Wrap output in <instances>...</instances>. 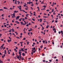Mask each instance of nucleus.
I'll list each match as a JSON object with an SVG mask.
<instances>
[{"label":"nucleus","mask_w":63,"mask_h":63,"mask_svg":"<svg viewBox=\"0 0 63 63\" xmlns=\"http://www.w3.org/2000/svg\"><path fill=\"white\" fill-rule=\"evenodd\" d=\"M15 13H14L13 14H12L11 15V16H12V18H14V17H16V16H15Z\"/></svg>","instance_id":"obj_1"},{"label":"nucleus","mask_w":63,"mask_h":63,"mask_svg":"<svg viewBox=\"0 0 63 63\" xmlns=\"http://www.w3.org/2000/svg\"><path fill=\"white\" fill-rule=\"evenodd\" d=\"M19 51L18 52V54H21V50L19 49Z\"/></svg>","instance_id":"obj_2"},{"label":"nucleus","mask_w":63,"mask_h":63,"mask_svg":"<svg viewBox=\"0 0 63 63\" xmlns=\"http://www.w3.org/2000/svg\"><path fill=\"white\" fill-rule=\"evenodd\" d=\"M20 17V16H18L16 17V20H18V18H19V17Z\"/></svg>","instance_id":"obj_3"},{"label":"nucleus","mask_w":63,"mask_h":63,"mask_svg":"<svg viewBox=\"0 0 63 63\" xmlns=\"http://www.w3.org/2000/svg\"><path fill=\"white\" fill-rule=\"evenodd\" d=\"M21 6L20 5L19 6V10H20V11H22V10H21Z\"/></svg>","instance_id":"obj_4"},{"label":"nucleus","mask_w":63,"mask_h":63,"mask_svg":"<svg viewBox=\"0 0 63 63\" xmlns=\"http://www.w3.org/2000/svg\"><path fill=\"white\" fill-rule=\"evenodd\" d=\"M11 41H12V40H11V39H10L9 40H7L8 42V43H9Z\"/></svg>","instance_id":"obj_5"},{"label":"nucleus","mask_w":63,"mask_h":63,"mask_svg":"<svg viewBox=\"0 0 63 63\" xmlns=\"http://www.w3.org/2000/svg\"><path fill=\"white\" fill-rule=\"evenodd\" d=\"M21 54H19V56H20V59H22V58H21Z\"/></svg>","instance_id":"obj_6"},{"label":"nucleus","mask_w":63,"mask_h":63,"mask_svg":"<svg viewBox=\"0 0 63 63\" xmlns=\"http://www.w3.org/2000/svg\"><path fill=\"white\" fill-rule=\"evenodd\" d=\"M4 46V44H3L1 46V47L2 48H3V46Z\"/></svg>","instance_id":"obj_7"},{"label":"nucleus","mask_w":63,"mask_h":63,"mask_svg":"<svg viewBox=\"0 0 63 63\" xmlns=\"http://www.w3.org/2000/svg\"><path fill=\"white\" fill-rule=\"evenodd\" d=\"M16 57L17 58V59H19V55H17Z\"/></svg>","instance_id":"obj_8"},{"label":"nucleus","mask_w":63,"mask_h":63,"mask_svg":"<svg viewBox=\"0 0 63 63\" xmlns=\"http://www.w3.org/2000/svg\"><path fill=\"white\" fill-rule=\"evenodd\" d=\"M32 51H33V53H35V52L36 51V50H35L34 51V50H32Z\"/></svg>","instance_id":"obj_9"},{"label":"nucleus","mask_w":63,"mask_h":63,"mask_svg":"<svg viewBox=\"0 0 63 63\" xmlns=\"http://www.w3.org/2000/svg\"><path fill=\"white\" fill-rule=\"evenodd\" d=\"M37 8L38 9V11H40V10H40V9H39V7L38 6L37 7Z\"/></svg>","instance_id":"obj_10"},{"label":"nucleus","mask_w":63,"mask_h":63,"mask_svg":"<svg viewBox=\"0 0 63 63\" xmlns=\"http://www.w3.org/2000/svg\"><path fill=\"white\" fill-rule=\"evenodd\" d=\"M30 30H28V31H29V32H30V31H32V28H30Z\"/></svg>","instance_id":"obj_11"},{"label":"nucleus","mask_w":63,"mask_h":63,"mask_svg":"<svg viewBox=\"0 0 63 63\" xmlns=\"http://www.w3.org/2000/svg\"><path fill=\"white\" fill-rule=\"evenodd\" d=\"M54 11V10H53V9H52L51 12V13H52V12H53Z\"/></svg>","instance_id":"obj_12"},{"label":"nucleus","mask_w":63,"mask_h":63,"mask_svg":"<svg viewBox=\"0 0 63 63\" xmlns=\"http://www.w3.org/2000/svg\"><path fill=\"white\" fill-rule=\"evenodd\" d=\"M32 49L33 50H35V47H34V48H32Z\"/></svg>","instance_id":"obj_13"},{"label":"nucleus","mask_w":63,"mask_h":63,"mask_svg":"<svg viewBox=\"0 0 63 63\" xmlns=\"http://www.w3.org/2000/svg\"><path fill=\"white\" fill-rule=\"evenodd\" d=\"M24 55H25V53H22V55L23 56H24Z\"/></svg>","instance_id":"obj_14"},{"label":"nucleus","mask_w":63,"mask_h":63,"mask_svg":"<svg viewBox=\"0 0 63 63\" xmlns=\"http://www.w3.org/2000/svg\"><path fill=\"white\" fill-rule=\"evenodd\" d=\"M4 51V54H6V50H5Z\"/></svg>","instance_id":"obj_15"},{"label":"nucleus","mask_w":63,"mask_h":63,"mask_svg":"<svg viewBox=\"0 0 63 63\" xmlns=\"http://www.w3.org/2000/svg\"><path fill=\"white\" fill-rule=\"evenodd\" d=\"M39 20L40 21V22H42V19H39Z\"/></svg>","instance_id":"obj_16"},{"label":"nucleus","mask_w":63,"mask_h":63,"mask_svg":"<svg viewBox=\"0 0 63 63\" xmlns=\"http://www.w3.org/2000/svg\"><path fill=\"white\" fill-rule=\"evenodd\" d=\"M9 32H11V31H12V29H10L9 30Z\"/></svg>","instance_id":"obj_17"},{"label":"nucleus","mask_w":63,"mask_h":63,"mask_svg":"<svg viewBox=\"0 0 63 63\" xmlns=\"http://www.w3.org/2000/svg\"><path fill=\"white\" fill-rule=\"evenodd\" d=\"M14 50H15L16 52H17V50L16 49H14Z\"/></svg>","instance_id":"obj_18"},{"label":"nucleus","mask_w":63,"mask_h":63,"mask_svg":"<svg viewBox=\"0 0 63 63\" xmlns=\"http://www.w3.org/2000/svg\"><path fill=\"white\" fill-rule=\"evenodd\" d=\"M42 42L44 44H45V40H43Z\"/></svg>","instance_id":"obj_19"},{"label":"nucleus","mask_w":63,"mask_h":63,"mask_svg":"<svg viewBox=\"0 0 63 63\" xmlns=\"http://www.w3.org/2000/svg\"><path fill=\"white\" fill-rule=\"evenodd\" d=\"M27 4H30V1H29V2H27Z\"/></svg>","instance_id":"obj_20"},{"label":"nucleus","mask_w":63,"mask_h":63,"mask_svg":"<svg viewBox=\"0 0 63 63\" xmlns=\"http://www.w3.org/2000/svg\"><path fill=\"white\" fill-rule=\"evenodd\" d=\"M21 51H23V48H22L21 49Z\"/></svg>","instance_id":"obj_21"},{"label":"nucleus","mask_w":63,"mask_h":63,"mask_svg":"<svg viewBox=\"0 0 63 63\" xmlns=\"http://www.w3.org/2000/svg\"><path fill=\"white\" fill-rule=\"evenodd\" d=\"M26 40V38H24L23 39H22L23 40Z\"/></svg>","instance_id":"obj_22"},{"label":"nucleus","mask_w":63,"mask_h":63,"mask_svg":"<svg viewBox=\"0 0 63 63\" xmlns=\"http://www.w3.org/2000/svg\"><path fill=\"white\" fill-rule=\"evenodd\" d=\"M11 30H12L13 32H15V31H14V29H11Z\"/></svg>","instance_id":"obj_23"},{"label":"nucleus","mask_w":63,"mask_h":63,"mask_svg":"<svg viewBox=\"0 0 63 63\" xmlns=\"http://www.w3.org/2000/svg\"><path fill=\"white\" fill-rule=\"evenodd\" d=\"M40 47L41 48H42V47H43V46H42V45L40 46Z\"/></svg>","instance_id":"obj_24"},{"label":"nucleus","mask_w":63,"mask_h":63,"mask_svg":"<svg viewBox=\"0 0 63 63\" xmlns=\"http://www.w3.org/2000/svg\"><path fill=\"white\" fill-rule=\"evenodd\" d=\"M38 50H39V51H40V50H41V49L40 48H38Z\"/></svg>","instance_id":"obj_25"},{"label":"nucleus","mask_w":63,"mask_h":63,"mask_svg":"<svg viewBox=\"0 0 63 63\" xmlns=\"http://www.w3.org/2000/svg\"><path fill=\"white\" fill-rule=\"evenodd\" d=\"M47 7V6L46 5L44 6H43V7H44V8H46Z\"/></svg>","instance_id":"obj_26"},{"label":"nucleus","mask_w":63,"mask_h":63,"mask_svg":"<svg viewBox=\"0 0 63 63\" xmlns=\"http://www.w3.org/2000/svg\"><path fill=\"white\" fill-rule=\"evenodd\" d=\"M45 42H46V44H47V40H46L45 41Z\"/></svg>","instance_id":"obj_27"},{"label":"nucleus","mask_w":63,"mask_h":63,"mask_svg":"<svg viewBox=\"0 0 63 63\" xmlns=\"http://www.w3.org/2000/svg\"><path fill=\"white\" fill-rule=\"evenodd\" d=\"M42 30H43V29H44V27H43V26L42 27Z\"/></svg>","instance_id":"obj_28"},{"label":"nucleus","mask_w":63,"mask_h":63,"mask_svg":"<svg viewBox=\"0 0 63 63\" xmlns=\"http://www.w3.org/2000/svg\"><path fill=\"white\" fill-rule=\"evenodd\" d=\"M55 30V28H54L53 29V31H54V30Z\"/></svg>","instance_id":"obj_29"},{"label":"nucleus","mask_w":63,"mask_h":63,"mask_svg":"<svg viewBox=\"0 0 63 63\" xmlns=\"http://www.w3.org/2000/svg\"><path fill=\"white\" fill-rule=\"evenodd\" d=\"M51 16H52V17L53 18V15H51Z\"/></svg>","instance_id":"obj_30"},{"label":"nucleus","mask_w":63,"mask_h":63,"mask_svg":"<svg viewBox=\"0 0 63 63\" xmlns=\"http://www.w3.org/2000/svg\"><path fill=\"white\" fill-rule=\"evenodd\" d=\"M49 11V10L48 9V10H46V11L47 12H48V11Z\"/></svg>","instance_id":"obj_31"},{"label":"nucleus","mask_w":63,"mask_h":63,"mask_svg":"<svg viewBox=\"0 0 63 63\" xmlns=\"http://www.w3.org/2000/svg\"><path fill=\"white\" fill-rule=\"evenodd\" d=\"M15 4H16V0H15Z\"/></svg>","instance_id":"obj_32"},{"label":"nucleus","mask_w":63,"mask_h":63,"mask_svg":"<svg viewBox=\"0 0 63 63\" xmlns=\"http://www.w3.org/2000/svg\"><path fill=\"white\" fill-rule=\"evenodd\" d=\"M49 26L47 25V26L46 27V28H48Z\"/></svg>","instance_id":"obj_33"},{"label":"nucleus","mask_w":63,"mask_h":63,"mask_svg":"<svg viewBox=\"0 0 63 63\" xmlns=\"http://www.w3.org/2000/svg\"><path fill=\"white\" fill-rule=\"evenodd\" d=\"M8 37L9 39H12V38H11V37H10L8 36Z\"/></svg>","instance_id":"obj_34"},{"label":"nucleus","mask_w":63,"mask_h":63,"mask_svg":"<svg viewBox=\"0 0 63 63\" xmlns=\"http://www.w3.org/2000/svg\"><path fill=\"white\" fill-rule=\"evenodd\" d=\"M20 23H21V24H23V23L22 22H20Z\"/></svg>","instance_id":"obj_35"},{"label":"nucleus","mask_w":63,"mask_h":63,"mask_svg":"<svg viewBox=\"0 0 63 63\" xmlns=\"http://www.w3.org/2000/svg\"><path fill=\"white\" fill-rule=\"evenodd\" d=\"M29 24H27L26 25V26H29Z\"/></svg>","instance_id":"obj_36"},{"label":"nucleus","mask_w":63,"mask_h":63,"mask_svg":"<svg viewBox=\"0 0 63 63\" xmlns=\"http://www.w3.org/2000/svg\"><path fill=\"white\" fill-rule=\"evenodd\" d=\"M53 58H54V59L56 58V57H53Z\"/></svg>","instance_id":"obj_37"},{"label":"nucleus","mask_w":63,"mask_h":63,"mask_svg":"<svg viewBox=\"0 0 63 63\" xmlns=\"http://www.w3.org/2000/svg\"><path fill=\"white\" fill-rule=\"evenodd\" d=\"M28 15H29V14H26V16H27H27H28Z\"/></svg>","instance_id":"obj_38"},{"label":"nucleus","mask_w":63,"mask_h":63,"mask_svg":"<svg viewBox=\"0 0 63 63\" xmlns=\"http://www.w3.org/2000/svg\"><path fill=\"white\" fill-rule=\"evenodd\" d=\"M52 5L54 6V2H53L52 3Z\"/></svg>","instance_id":"obj_39"},{"label":"nucleus","mask_w":63,"mask_h":63,"mask_svg":"<svg viewBox=\"0 0 63 63\" xmlns=\"http://www.w3.org/2000/svg\"><path fill=\"white\" fill-rule=\"evenodd\" d=\"M60 27H63V25H61V26H60Z\"/></svg>","instance_id":"obj_40"},{"label":"nucleus","mask_w":63,"mask_h":63,"mask_svg":"<svg viewBox=\"0 0 63 63\" xmlns=\"http://www.w3.org/2000/svg\"><path fill=\"white\" fill-rule=\"evenodd\" d=\"M19 43H20V44H22V43H23V42H19Z\"/></svg>","instance_id":"obj_41"},{"label":"nucleus","mask_w":63,"mask_h":63,"mask_svg":"<svg viewBox=\"0 0 63 63\" xmlns=\"http://www.w3.org/2000/svg\"><path fill=\"white\" fill-rule=\"evenodd\" d=\"M4 57H5L4 56H2V57L3 58H4Z\"/></svg>","instance_id":"obj_42"},{"label":"nucleus","mask_w":63,"mask_h":63,"mask_svg":"<svg viewBox=\"0 0 63 63\" xmlns=\"http://www.w3.org/2000/svg\"><path fill=\"white\" fill-rule=\"evenodd\" d=\"M12 55H15V54L14 53H13Z\"/></svg>","instance_id":"obj_43"},{"label":"nucleus","mask_w":63,"mask_h":63,"mask_svg":"<svg viewBox=\"0 0 63 63\" xmlns=\"http://www.w3.org/2000/svg\"><path fill=\"white\" fill-rule=\"evenodd\" d=\"M22 19V20L23 21H24V18H23V19Z\"/></svg>","instance_id":"obj_44"},{"label":"nucleus","mask_w":63,"mask_h":63,"mask_svg":"<svg viewBox=\"0 0 63 63\" xmlns=\"http://www.w3.org/2000/svg\"><path fill=\"white\" fill-rule=\"evenodd\" d=\"M32 19L33 20V21H35V20L34 19H33V18H32Z\"/></svg>","instance_id":"obj_45"},{"label":"nucleus","mask_w":63,"mask_h":63,"mask_svg":"<svg viewBox=\"0 0 63 63\" xmlns=\"http://www.w3.org/2000/svg\"><path fill=\"white\" fill-rule=\"evenodd\" d=\"M61 17L60 16H59V18H61Z\"/></svg>","instance_id":"obj_46"},{"label":"nucleus","mask_w":63,"mask_h":63,"mask_svg":"<svg viewBox=\"0 0 63 63\" xmlns=\"http://www.w3.org/2000/svg\"><path fill=\"white\" fill-rule=\"evenodd\" d=\"M16 23L18 24H19V22H16Z\"/></svg>","instance_id":"obj_47"},{"label":"nucleus","mask_w":63,"mask_h":63,"mask_svg":"<svg viewBox=\"0 0 63 63\" xmlns=\"http://www.w3.org/2000/svg\"><path fill=\"white\" fill-rule=\"evenodd\" d=\"M25 18L26 19H27V18L26 17H25Z\"/></svg>","instance_id":"obj_48"},{"label":"nucleus","mask_w":63,"mask_h":63,"mask_svg":"<svg viewBox=\"0 0 63 63\" xmlns=\"http://www.w3.org/2000/svg\"><path fill=\"white\" fill-rule=\"evenodd\" d=\"M29 42H27V45H28V44H29Z\"/></svg>","instance_id":"obj_49"},{"label":"nucleus","mask_w":63,"mask_h":63,"mask_svg":"<svg viewBox=\"0 0 63 63\" xmlns=\"http://www.w3.org/2000/svg\"><path fill=\"white\" fill-rule=\"evenodd\" d=\"M17 2L18 3H20V1H17Z\"/></svg>","instance_id":"obj_50"},{"label":"nucleus","mask_w":63,"mask_h":63,"mask_svg":"<svg viewBox=\"0 0 63 63\" xmlns=\"http://www.w3.org/2000/svg\"><path fill=\"white\" fill-rule=\"evenodd\" d=\"M30 13L31 14V15H33V13H31V12H30Z\"/></svg>","instance_id":"obj_51"},{"label":"nucleus","mask_w":63,"mask_h":63,"mask_svg":"<svg viewBox=\"0 0 63 63\" xmlns=\"http://www.w3.org/2000/svg\"><path fill=\"white\" fill-rule=\"evenodd\" d=\"M42 56H44V55H45V54H44V53L42 54Z\"/></svg>","instance_id":"obj_52"},{"label":"nucleus","mask_w":63,"mask_h":63,"mask_svg":"<svg viewBox=\"0 0 63 63\" xmlns=\"http://www.w3.org/2000/svg\"><path fill=\"white\" fill-rule=\"evenodd\" d=\"M3 50H4V49H5V47H3Z\"/></svg>","instance_id":"obj_53"},{"label":"nucleus","mask_w":63,"mask_h":63,"mask_svg":"<svg viewBox=\"0 0 63 63\" xmlns=\"http://www.w3.org/2000/svg\"><path fill=\"white\" fill-rule=\"evenodd\" d=\"M24 59V58L23 57L22 58V60H23Z\"/></svg>","instance_id":"obj_54"},{"label":"nucleus","mask_w":63,"mask_h":63,"mask_svg":"<svg viewBox=\"0 0 63 63\" xmlns=\"http://www.w3.org/2000/svg\"><path fill=\"white\" fill-rule=\"evenodd\" d=\"M54 20H53L52 21V22H54Z\"/></svg>","instance_id":"obj_55"},{"label":"nucleus","mask_w":63,"mask_h":63,"mask_svg":"<svg viewBox=\"0 0 63 63\" xmlns=\"http://www.w3.org/2000/svg\"><path fill=\"white\" fill-rule=\"evenodd\" d=\"M16 38H17L18 39H19V37H16Z\"/></svg>","instance_id":"obj_56"},{"label":"nucleus","mask_w":63,"mask_h":63,"mask_svg":"<svg viewBox=\"0 0 63 63\" xmlns=\"http://www.w3.org/2000/svg\"><path fill=\"white\" fill-rule=\"evenodd\" d=\"M43 62H45V60H43Z\"/></svg>","instance_id":"obj_57"},{"label":"nucleus","mask_w":63,"mask_h":63,"mask_svg":"<svg viewBox=\"0 0 63 63\" xmlns=\"http://www.w3.org/2000/svg\"><path fill=\"white\" fill-rule=\"evenodd\" d=\"M61 33H63V31H61Z\"/></svg>","instance_id":"obj_58"},{"label":"nucleus","mask_w":63,"mask_h":63,"mask_svg":"<svg viewBox=\"0 0 63 63\" xmlns=\"http://www.w3.org/2000/svg\"><path fill=\"white\" fill-rule=\"evenodd\" d=\"M14 13H16V11H14Z\"/></svg>","instance_id":"obj_59"},{"label":"nucleus","mask_w":63,"mask_h":63,"mask_svg":"<svg viewBox=\"0 0 63 63\" xmlns=\"http://www.w3.org/2000/svg\"><path fill=\"white\" fill-rule=\"evenodd\" d=\"M25 53H26H26H27V52L26 51H25Z\"/></svg>","instance_id":"obj_60"},{"label":"nucleus","mask_w":63,"mask_h":63,"mask_svg":"<svg viewBox=\"0 0 63 63\" xmlns=\"http://www.w3.org/2000/svg\"><path fill=\"white\" fill-rule=\"evenodd\" d=\"M31 6H34V5H33V3H32V4H31Z\"/></svg>","instance_id":"obj_61"},{"label":"nucleus","mask_w":63,"mask_h":63,"mask_svg":"<svg viewBox=\"0 0 63 63\" xmlns=\"http://www.w3.org/2000/svg\"><path fill=\"white\" fill-rule=\"evenodd\" d=\"M38 3L36 2V3H35V4H36V5H38Z\"/></svg>","instance_id":"obj_62"},{"label":"nucleus","mask_w":63,"mask_h":63,"mask_svg":"<svg viewBox=\"0 0 63 63\" xmlns=\"http://www.w3.org/2000/svg\"><path fill=\"white\" fill-rule=\"evenodd\" d=\"M52 43L53 45H54V42H52Z\"/></svg>","instance_id":"obj_63"},{"label":"nucleus","mask_w":63,"mask_h":63,"mask_svg":"<svg viewBox=\"0 0 63 63\" xmlns=\"http://www.w3.org/2000/svg\"><path fill=\"white\" fill-rule=\"evenodd\" d=\"M56 61H58V59H56Z\"/></svg>","instance_id":"obj_64"}]
</instances>
